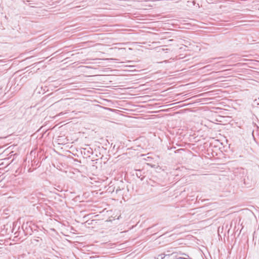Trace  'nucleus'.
I'll list each match as a JSON object with an SVG mask.
<instances>
[{"label": "nucleus", "instance_id": "nucleus-1", "mask_svg": "<svg viewBox=\"0 0 259 259\" xmlns=\"http://www.w3.org/2000/svg\"><path fill=\"white\" fill-rule=\"evenodd\" d=\"M246 174V170L241 167L236 168L234 171L235 176L240 179L241 182H243L245 184H246L245 178Z\"/></svg>", "mask_w": 259, "mask_h": 259}, {"label": "nucleus", "instance_id": "nucleus-2", "mask_svg": "<svg viewBox=\"0 0 259 259\" xmlns=\"http://www.w3.org/2000/svg\"><path fill=\"white\" fill-rule=\"evenodd\" d=\"M136 175L137 177L141 179V180H143L144 177L142 175V171L141 170H137Z\"/></svg>", "mask_w": 259, "mask_h": 259}, {"label": "nucleus", "instance_id": "nucleus-3", "mask_svg": "<svg viewBox=\"0 0 259 259\" xmlns=\"http://www.w3.org/2000/svg\"><path fill=\"white\" fill-rule=\"evenodd\" d=\"M183 255L186 256L187 257H180L178 258V259H192L191 258L189 257V255L186 253H183Z\"/></svg>", "mask_w": 259, "mask_h": 259}, {"label": "nucleus", "instance_id": "nucleus-4", "mask_svg": "<svg viewBox=\"0 0 259 259\" xmlns=\"http://www.w3.org/2000/svg\"><path fill=\"white\" fill-rule=\"evenodd\" d=\"M121 191V189L119 188V187H118L116 190H115V193L116 194H118L119 193L120 191Z\"/></svg>", "mask_w": 259, "mask_h": 259}, {"label": "nucleus", "instance_id": "nucleus-5", "mask_svg": "<svg viewBox=\"0 0 259 259\" xmlns=\"http://www.w3.org/2000/svg\"><path fill=\"white\" fill-rule=\"evenodd\" d=\"M64 113L63 112H61L60 114H59V115H63Z\"/></svg>", "mask_w": 259, "mask_h": 259}]
</instances>
